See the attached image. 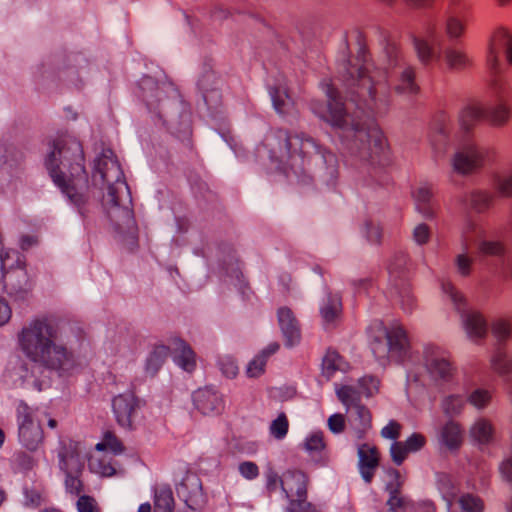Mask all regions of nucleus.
Segmentation results:
<instances>
[{"instance_id": "obj_51", "label": "nucleus", "mask_w": 512, "mask_h": 512, "mask_svg": "<svg viewBox=\"0 0 512 512\" xmlns=\"http://www.w3.org/2000/svg\"><path fill=\"white\" fill-rule=\"evenodd\" d=\"M415 46H416V50H417L419 58L423 62L429 61L432 56V50H431V47L428 45V43L423 40L416 39Z\"/></svg>"}, {"instance_id": "obj_6", "label": "nucleus", "mask_w": 512, "mask_h": 512, "mask_svg": "<svg viewBox=\"0 0 512 512\" xmlns=\"http://www.w3.org/2000/svg\"><path fill=\"white\" fill-rule=\"evenodd\" d=\"M59 465L64 474L84 472L85 462L79 442L71 439L61 442Z\"/></svg>"}, {"instance_id": "obj_27", "label": "nucleus", "mask_w": 512, "mask_h": 512, "mask_svg": "<svg viewBox=\"0 0 512 512\" xmlns=\"http://www.w3.org/2000/svg\"><path fill=\"white\" fill-rule=\"evenodd\" d=\"M83 473L65 474L64 486L67 493L73 496H80L85 490Z\"/></svg>"}, {"instance_id": "obj_46", "label": "nucleus", "mask_w": 512, "mask_h": 512, "mask_svg": "<svg viewBox=\"0 0 512 512\" xmlns=\"http://www.w3.org/2000/svg\"><path fill=\"white\" fill-rule=\"evenodd\" d=\"M220 369L222 373L228 378L237 376L239 368L236 362L231 358H224L220 361Z\"/></svg>"}, {"instance_id": "obj_39", "label": "nucleus", "mask_w": 512, "mask_h": 512, "mask_svg": "<svg viewBox=\"0 0 512 512\" xmlns=\"http://www.w3.org/2000/svg\"><path fill=\"white\" fill-rule=\"evenodd\" d=\"M79 512H100L96 500L89 495H80L77 501Z\"/></svg>"}, {"instance_id": "obj_5", "label": "nucleus", "mask_w": 512, "mask_h": 512, "mask_svg": "<svg viewBox=\"0 0 512 512\" xmlns=\"http://www.w3.org/2000/svg\"><path fill=\"white\" fill-rule=\"evenodd\" d=\"M19 440L30 451H35L44 441V432L39 422H35L28 407L19 411Z\"/></svg>"}, {"instance_id": "obj_63", "label": "nucleus", "mask_w": 512, "mask_h": 512, "mask_svg": "<svg viewBox=\"0 0 512 512\" xmlns=\"http://www.w3.org/2000/svg\"><path fill=\"white\" fill-rule=\"evenodd\" d=\"M431 194L428 189H420L417 193L418 199H421L423 201H426L430 198Z\"/></svg>"}, {"instance_id": "obj_28", "label": "nucleus", "mask_w": 512, "mask_h": 512, "mask_svg": "<svg viewBox=\"0 0 512 512\" xmlns=\"http://www.w3.org/2000/svg\"><path fill=\"white\" fill-rule=\"evenodd\" d=\"M308 140H304L298 135H288L285 139V148L289 156H300L304 157L307 151L304 149L305 143Z\"/></svg>"}, {"instance_id": "obj_52", "label": "nucleus", "mask_w": 512, "mask_h": 512, "mask_svg": "<svg viewBox=\"0 0 512 512\" xmlns=\"http://www.w3.org/2000/svg\"><path fill=\"white\" fill-rule=\"evenodd\" d=\"M104 205L108 208H114L120 206L119 197L117 190L114 186L109 185L107 195L103 199Z\"/></svg>"}, {"instance_id": "obj_25", "label": "nucleus", "mask_w": 512, "mask_h": 512, "mask_svg": "<svg viewBox=\"0 0 512 512\" xmlns=\"http://www.w3.org/2000/svg\"><path fill=\"white\" fill-rule=\"evenodd\" d=\"M357 422L354 423L355 434L359 439L363 438L372 426V415L369 409L364 405H357Z\"/></svg>"}, {"instance_id": "obj_60", "label": "nucleus", "mask_w": 512, "mask_h": 512, "mask_svg": "<svg viewBox=\"0 0 512 512\" xmlns=\"http://www.w3.org/2000/svg\"><path fill=\"white\" fill-rule=\"evenodd\" d=\"M403 1L406 3V5H408L410 7H422V6L428 5L433 0H403Z\"/></svg>"}, {"instance_id": "obj_61", "label": "nucleus", "mask_w": 512, "mask_h": 512, "mask_svg": "<svg viewBox=\"0 0 512 512\" xmlns=\"http://www.w3.org/2000/svg\"><path fill=\"white\" fill-rule=\"evenodd\" d=\"M274 106L278 112L283 113L285 109V101L280 98L278 95H274L273 97Z\"/></svg>"}, {"instance_id": "obj_56", "label": "nucleus", "mask_w": 512, "mask_h": 512, "mask_svg": "<svg viewBox=\"0 0 512 512\" xmlns=\"http://www.w3.org/2000/svg\"><path fill=\"white\" fill-rule=\"evenodd\" d=\"M403 81L407 83V88L411 92H417L418 88L414 87L415 72L412 68L406 69L402 74Z\"/></svg>"}, {"instance_id": "obj_13", "label": "nucleus", "mask_w": 512, "mask_h": 512, "mask_svg": "<svg viewBox=\"0 0 512 512\" xmlns=\"http://www.w3.org/2000/svg\"><path fill=\"white\" fill-rule=\"evenodd\" d=\"M175 351L177 355L175 361L187 372H192L196 368V353L191 346L183 339H175Z\"/></svg>"}, {"instance_id": "obj_62", "label": "nucleus", "mask_w": 512, "mask_h": 512, "mask_svg": "<svg viewBox=\"0 0 512 512\" xmlns=\"http://www.w3.org/2000/svg\"><path fill=\"white\" fill-rule=\"evenodd\" d=\"M501 38H504V33L499 32L494 35V37L492 39V45H491V54H494L496 46L501 41Z\"/></svg>"}, {"instance_id": "obj_49", "label": "nucleus", "mask_w": 512, "mask_h": 512, "mask_svg": "<svg viewBox=\"0 0 512 512\" xmlns=\"http://www.w3.org/2000/svg\"><path fill=\"white\" fill-rule=\"evenodd\" d=\"M35 463V459L25 452L19 453L16 457L17 467L23 471L31 470L35 466Z\"/></svg>"}, {"instance_id": "obj_2", "label": "nucleus", "mask_w": 512, "mask_h": 512, "mask_svg": "<svg viewBox=\"0 0 512 512\" xmlns=\"http://www.w3.org/2000/svg\"><path fill=\"white\" fill-rule=\"evenodd\" d=\"M46 166L54 183L72 202L81 204L83 195L78 188L87 185L88 175L84 166L83 147L71 137H58L53 141Z\"/></svg>"}, {"instance_id": "obj_64", "label": "nucleus", "mask_w": 512, "mask_h": 512, "mask_svg": "<svg viewBox=\"0 0 512 512\" xmlns=\"http://www.w3.org/2000/svg\"><path fill=\"white\" fill-rule=\"evenodd\" d=\"M138 512H151V505L149 503L141 504Z\"/></svg>"}, {"instance_id": "obj_43", "label": "nucleus", "mask_w": 512, "mask_h": 512, "mask_svg": "<svg viewBox=\"0 0 512 512\" xmlns=\"http://www.w3.org/2000/svg\"><path fill=\"white\" fill-rule=\"evenodd\" d=\"M11 258H15V261L17 263L16 268L21 270H24L26 268V261L24 257L21 256L18 252L14 251L12 252V254L6 253L4 256H2V268L4 270L9 271L14 268V266L12 264H9L8 262Z\"/></svg>"}, {"instance_id": "obj_9", "label": "nucleus", "mask_w": 512, "mask_h": 512, "mask_svg": "<svg viewBox=\"0 0 512 512\" xmlns=\"http://www.w3.org/2000/svg\"><path fill=\"white\" fill-rule=\"evenodd\" d=\"M484 117H486L492 125H502L508 120L509 111L505 106H501L489 115H485L479 106H468L464 109L461 116L462 126L464 129L468 130L469 126Z\"/></svg>"}, {"instance_id": "obj_29", "label": "nucleus", "mask_w": 512, "mask_h": 512, "mask_svg": "<svg viewBox=\"0 0 512 512\" xmlns=\"http://www.w3.org/2000/svg\"><path fill=\"white\" fill-rule=\"evenodd\" d=\"M458 502L464 512H483L484 510V502L474 494H463Z\"/></svg>"}, {"instance_id": "obj_59", "label": "nucleus", "mask_w": 512, "mask_h": 512, "mask_svg": "<svg viewBox=\"0 0 512 512\" xmlns=\"http://www.w3.org/2000/svg\"><path fill=\"white\" fill-rule=\"evenodd\" d=\"M500 191L505 196H512V177L501 183Z\"/></svg>"}, {"instance_id": "obj_48", "label": "nucleus", "mask_w": 512, "mask_h": 512, "mask_svg": "<svg viewBox=\"0 0 512 512\" xmlns=\"http://www.w3.org/2000/svg\"><path fill=\"white\" fill-rule=\"evenodd\" d=\"M446 30L450 37H459L464 32V24L461 20L451 17L447 21Z\"/></svg>"}, {"instance_id": "obj_45", "label": "nucleus", "mask_w": 512, "mask_h": 512, "mask_svg": "<svg viewBox=\"0 0 512 512\" xmlns=\"http://www.w3.org/2000/svg\"><path fill=\"white\" fill-rule=\"evenodd\" d=\"M405 444L410 448L412 453L421 450L426 444V437L421 433H413L406 440Z\"/></svg>"}, {"instance_id": "obj_20", "label": "nucleus", "mask_w": 512, "mask_h": 512, "mask_svg": "<svg viewBox=\"0 0 512 512\" xmlns=\"http://www.w3.org/2000/svg\"><path fill=\"white\" fill-rule=\"evenodd\" d=\"M170 355V348L166 345H156L150 353L147 362L146 370L151 375H155L163 366L165 361Z\"/></svg>"}, {"instance_id": "obj_16", "label": "nucleus", "mask_w": 512, "mask_h": 512, "mask_svg": "<svg viewBox=\"0 0 512 512\" xmlns=\"http://www.w3.org/2000/svg\"><path fill=\"white\" fill-rule=\"evenodd\" d=\"M441 438L449 449H458L463 442V430L461 425L455 421L447 422L442 428Z\"/></svg>"}, {"instance_id": "obj_17", "label": "nucleus", "mask_w": 512, "mask_h": 512, "mask_svg": "<svg viewBox=\"0 0 512 512\" xmlns=\"http://www.w3.org/2000/svg\"><path fill=\"white\" fill-rule=\"evenodd\" d=\"M97 451H110L118 455L125 452L126 447L114 430L107 429L103 432L102 439L95 445Z\"/></svg>"}, {"instance_id": "obj_14", "label": "nucleus", "mask_w": 512, "mask_h": 512, "mask_svg": "<svg viewBox=\"0 0 512 512\" xmlns=\"http://www.w3.org/2000/svg\"><path fill=\"white\" fill-rule=\"evenodd\" d=\"M278 321L282 331L289 337L290 342L299 339L300 331L293 311L288 307H281L277 312Z\"/></svg>"}, {"instance_id": "obj_12", "label": "nucleus", "mask_w": 512, "mask_h": 512, "mask_svg": "<svg viewBox=\"0 0 512 512\" xmlns=\"http://www.w3.org/2000/svg\"><path fill=\"white\" fill-rule=\"evenodd\" d=\"M327 94L329 97L327 121L335 127L342 128L346 124L347 117L345 104L341 101L339 92L332 84L327 86Z\"/></svg>"}, {"instance_id": "obj_58", "label": "nucleus", "mask_w": 512, "mask_h": 512, "mask_svg": "<svg viewBox=\"0 0 512 512\" xmlns=\"http://www.w3.org/2000/svg\"><path fill=\"white\" fill-rule=\"evenodd\" d=\"M501 472L508 481L512 482V459H507L502 463Z\"/></svg>"}, {"instance_id": "obj_26", "label": "nucleus", "mask_w": 512, "mask_h": 512, "mask_svg": "<svg viewBox=\"0 0 512 512\" xmlns=\"http://www.w3.org/2000/svg\"><path fill=\"white\" fill-rule=\"evenodd\" d=\"M327 440L322 431H316L306 437L303 443L304 449L310 454L322 453L327 449Z\"/></svg>"}, {"instance_id": "obj_50", "label": "nucleus", "mask_w": 512, "mask_h": 512, "mask_svg": "<svg viewBox=\"0 0 512 512\" xmlns=\"http://www.w3.org/2000/svg\"><path fill=\"white\" fill-rule=\"evenodd\" d=\"M492 366L495 372L500 375H504L510 372L512 365L505 359V356H497L492 361Z\"/></svg>"}, {"instance_id": "obj_1", "label": "nucleus", "mask_w": 512, "mask_h": 512, "mask_svg": "<svg viewBox=\"0 0 512 512\" xmlns=\"http://www.w3.org/2000/svg\"><path fill=\"white\" fill-rule=\"evenodd\" d=\"M57 338L56 328L45 319L32 321L18 335L19 346L30 361L20 367L24 372L22 378L32 381L38 390H42L45 383L44 371L64 374L78 365L74 353L58 343Z\"/></svg>"}, {"instance_id": "obj_54", "label": "nucleus", "mask_w": 512, "mask_h": 512, "mask_svg": "<svg viewBox=\"0 0 512 512\" xmlns=\"http://www.w3.org/2000/svg\"><path fill=\"white\" fill-rule=\"evenodd\" d=\"M12 311L8 302L0 297V326L5 325L11 318Z\"/></svg>"}, {"instance_id": "obj_21", "label": "nucleus", "mask_w": 512, "mask_h": 512, "mask_svg": "<svg viewBox=\"0 0 512 512\" xmlns=\"http://www.w3.org/2000/svg\"><path fill=\"white\" fill-rule=\"evenodd\" d=\"M175 500L173 492L168 487H160L155 490L154 512H174Z\"/></svg>"}, {"instance_id": "obj_10", "label": "nucleus", "mask_w": 512, "mask_h": 512, "mask_svg": "<svg viewBox=\"0 0 512 512\" xmlns=\"http://www.w3.org/2000/svg\"><path fill=\"white\" fill-rule=\"evenodd\" d=\"M195 408L203 415L220 414L224 408L222 398L217 392L200 388L193 394Z\"/></svg>"}, {"instance_id": "obj_32", "label": "nucleus", "mask_w": 512, "mask_h": 512, "mask_svg": "<svg viewBox=\"0 0 512 512\" xmlns=\"http://www.w3.org/2000/svg\"><path fill=\"white\" fill-rule=\"evenodd\" d=\"M336 394L341 403L347 407L360 401L359 392L349 385L340 386L336 390Z\"/></svg>"}, {"instance_id": "obj_4", "label": "nucleus", "mask_w": 512, "mask_h": 512, "mask_svg": "<svg viewBox=\"0 0 512 512\" xmlns=\"http://www.w3.org/2000/svg\"><path fill=\"white\" fill-rule=\"evenodd\" d=\"M140 406L141 400L133 391L116 395L112 399V412L117 424L124 429H134Z\"/></svg>"}, {"instance_id": "obj_31", "label": "nucleus", "mask_w": 512, "mask_h": 512, "mask_svg": "<svg viewBox=\"0 0 512 512\" xmlns=\"http://www.w3.org/2000/svg\"><path fill=\"white\" fill-rule=\"evenodd\" d=\"M289 429L288 418L285 413H280L275 420L271 422L270 433L276 439H283Z\"/></svg>"}, {"instance_id": "obj_22", "label": "nucleus", "mask_w": 512, "mask_h": 512, "mask_svg": "<svg viewBox=\"0 0 512 512\" xmlns=\"http://www.w3.org/2000/svg\"><path fill=\"white\" fill-rule=\"evenodd\" d=\"M481 164V158L475 151H468L466 154L458 153L454 159L455 169L463 174L470 173Z\"/></svg>"}, {"instance_id": "obj_23", "label": "nucleus", "mask_w": 512, "mask_h": 512, "mask_svg": "<svg viewBox=\"0 0 512 512\" xmlns=\"http://www.w3.org/2000/svg\"><path fill=\"white\" fill-rule=\"evenodd\" d=\"M97 167L102 174L103 180L106 182H109L111 179L118 180L122 175L118 162L107 156L99 159Z\"/></svg>"}, {"instance_id": "obj_42", "label": "nucleus", "mask_w": 512, "mask_h": 512, "mask_svg": "<svg viewBox=\"0 0 512 512\" xmlns=\"http://www.w3.org/2000/svg\"><path fill=\"white\" fill-rule=\"evenodd\" d=\"M480 252L484 255L498 256L504 253V246L498 241H486L480 245Z\"/></svg>"}, {"instance_id": "obj_30", "label": "nucleus", "mask_w": 512, "mask_h": 512, "mask_svg": "<svg viewBox=\"0 0 512 512\" xmlns=\"http://www.w3.org/2000/svg\"><path fill=\"white\" fill-rule=\"evenodd\" d=\"M445 58L451 69H463L470 65V59L462 51L448 50Z\"/></svg>"}, {"instance_id": "obj_24", "label": "nucleus", "mask_w": 512, "mask_h": 512, "mask_svg": "<svg viewBox=\"0 0 512 512\" xmlns=\"http://www.w3.org/2000/svg\"><path fill=\"white\" fill-rule=\"evenodd\" d=\"M321 315L327 323L335 322L342 315V301L339 296H329L321 309Z\"/></svg>"}, {"instance_id": "obj_41", "label": "nucleus", "mask_w": 512, "mask_h": 512, "mask_svg": "<svg viewBox=\"0 0 512 512\" xmlns=\"http://www.w3.org/2000/svg\"><path fill=\"white\" fill-rule=\"evenodd\" d=\"M267 361L264 356L257 355L249 364L247 373L250 377H258L265 371Z\"/></svg>"}, {"instance_id": "obj_57", "label": "nucleus", "mask_w": 512, "mask_h": 512, "mask_svg": "<svg viewBox=\"0 0 512 512\" xmlns=\"http://www.w3.org/2000/svg\"><path fill=\"white\" fill-rule=\"evenodd\" d=\"M280 348V344L277 342L269 344L265 349H263L258 355L264 356L265 360L267 361L268 358L275 354Z\"/></svg>"}, {"instance_id": "obj_53", "label": "nucleus", "mask_w": 512, "mask_h": 512, "mask_svg": "<svg viewBox=\"0 0 512 512\" xmlns=\"http://www.w3.org/2000/svg\"><path fill=\"white\" fill-rule=\"evenodd\" d=\"M414 237L418 243H420V244L426 243L430 237L429 227L425 224H421V225L417 226L414 231Z\"/></svg>"}, {"instance_id": "obj_47", "label": "nucleus", "mask_w": 512, "mask_h": 512, "mask_svg": "<svg viewBox=\"0 0 512 512\" xmlns=\"http://www.w3.org/2000/svg\"><path fill=\"white\" fill-rule=\"evenodd\" d=\"M239 471L243 477L250 480L256 478L259 475L258 466L251 461L240 463Z\"/></svg>"}, {"instance_id": "obj_37", "label": "nucleus", "mask_w": 512, "mask_h": 512, "mask_svg": "<svg viewBox=\"0 0 512 512\" xmlns=\"http://www.w3.org/2000/svg\"><path fill=\"white\" fill-rule=\"evenodd\" d=\"M288 512H317V510L307 501V497H299L290 500Z\"/></svg>"}, {"instance_id": "obj_15", "label": "nucleus", "mask_w": 512, "mask_h": 512, "mask_svg": "<svg viewBox=\"0 0 512 512\" xmlns=\"http://www.w3.org/2000/svg\"><path fill=\"white\" fill-rule=\"evenodd\" d=\"M88 466L92 473L100 477H113L117 474L113 459L107 455L90 456Z\"/></svg>"}, {"instance_id": "obj_40", "label": "nucleus", "mask_w": 512, "mask_h": 512, "mask_svg": "<svg viewBox=\"0 0 512 512\" xmlns=\"http://www.w3.org/2000/svg\"><path fill=\"white\" fill-rule=\"evenodd\" d=\"M327 425L331 432L340 434L346 428V418L341 413L333 414L328 418Z\"/></svg>"}, {"instance_id": "obj_8", "label": "nucleus", "mask_w": 512, "mask_h": 512, "mask_svg": "<svg viewBox=\"0 0 512 512\" xmlns=\"http://www.w3.org/2000/svg\"><path fill=\"white\" fill-rule=\"evenodd\" d=\"M388 476L391 481L386 485V490L389 492V498L387 500V506L389 512H404L408 500L402 493V487L404 481L399 470L395 468H389L387 470Z\"/></svg>"}, {"instance_id": "obj_35", "label": "nucleus", "mask_w": 512, "mask_h": 512, "mask_svg": "<svg viewBox=\"0 0 512 512\" xmlns=\"http://www.w3.org/2000/svg\"><path fill=\"white\" fill-rule=\"evenodd\" d=\"M342 362V356L337 351L329 350L323 359V367L331 374L340 369Z\"/></svg>"}, {"instance_id": "obj_33", "label": "nucleus", "mask_w": 512, "mask_h": 512, "mask_svg": "<svg viewBox=\"0 0 512 512\" xmlns=\"http://www.w3.org/2000/svg\"><path fill=\"white\" fill-rule=\"evenodd\" d=\"M412 453L410 448L405 444V441H395L390 448V455L392 461L400 466L407 459L409 454Z\"/></svg>"}, {"instance_id": "obj_38", "label": "nucleus", "mask_w": 512, "mask_h": 512, "mask_svg": "<svg viewBox=\"0 0 512 512\" xmlns=\"http://www.w3.org/2000/svg\"><path fill=\"white\" fill-rule=\"evenodd\" d=\"M492 333L499 340H505L512 335V326L506 320H498L492 325Z\"/></svg>"}, {"instance_id": "obj_11", "label": "nucleus", "mask_w": 512, "mask_h": 512, "mask_svg": "<svg viewBox=\"0 0 512 512\" xmlns=\"http://www.w3.org/2000/svg\"><path fill=\"white\" fill-rule=\"evenodd\" d=\"M308 482V476L304 472L288 471L282 479V488L290 500L307 497Z\"/></svg>"}, {"instance_id": "obj_55", "label": "nucleus", "mask_w": 512, "mask_h": 512, "mask_svg": "<svg viewBox=\"0 0 512 512\" xmlns=\"http://www.w3.org/2000/svg\"><path fill=\"white\" fill-rule=\"evenodd\" d=\"M472 261L466 255H459L457 257V266L462 275L467 276L471 271Z\"/></svg>"}, {"instance_id": "obj_44", "label": "nucleus", "mask_w": 512, "mask_h": 512, "mask_svg": "<svg viewBox=\"0 0 512 512\" xmlns=\"http://www.w3.org/2000/svg\"><path fill=\"white\" fill-rule=\"evenodd\" d=\"M401 431H402V425L395 421V420H391L382 430H381V435L384 437V438H387V439H391V440H397L400 435H401Z\"/></svg>"}, {"instance_id": "obj_18", "label": "nucleus", "mask_w": 512, "mask_h": 512, "mask_svg": "<svg viewBox=\"0 0 512 512\" xmlns=\"http://www.w3.org/2000/svg\"><path fill=\"white\" fill-rule=\"evenodd\" d=\"M494 432L492 423L485 418L477 420L470 430L472 438L480 444L490 443L493 439Z\"/></svg>"}, {"instance_id": "obj_36", "label": "nucleus", "mask_w": 512, "mask_h": 512, "mask_svg": "<svg viewBox=\"0 0 512 512\" xmlns=\"http://www.w3.org/2000/svg\"><path fill=\"white\" fill-rule=\"evenodd\" d=\"M468 400L476 408L482 409L491 401V394L487 390L477 389L470 394Z\"/></svg>"}, {"instance_id": "obj_34", "label": "nucleus", "mask_w": 512, "mask_h": 512, "mask_svg": "<svg viewBox=\"0 0 512 512\" xmlns=\"http://www.w3.org/2000/svg\"><path fill=\"white\" fill-rule=\"evenodd\" d=\"M431 373L442 379H449L453 375L451 363L444 358L434 359L430 364Z\"/></svg>"}, {"instance_id": "obj_7", "label": "nucleus", "mask_w": 512, "mask_h": 512, "mask_svg": "<svg viewBox=\"0 0 512 512\" xmlns=\"http://www.w3.org/2000/svg\"><path fill=\"white\" fill-rule=\"evenodd\" d=\"M359 470L366 483H371L381 463V452L376 445L363 443L358 447Z\"/></svg>"}, {"instance_id": "obj_3", "label": "nucleus", "mask_w": 512, "mask_h": 512, "mask_svg": "<svg viewBox=\"0 0 512 512\" xmlns=\"http://www.w3.org/2000/svg\"><path fill=\"white\" fill-rule=\"evenodd\" d=\"M372 331L374 344H381V334L384 333L390 356L397 362H403L406 359L411 349V342L407 330L401 323L397 322L390 327H385L381 322Z\"/></svg>"}, {"instance_id": "obj_19", "label": "nucleus", "mask_w": 512, "mask_h": 512, "mask_svg": "<svg viewBox=\"0 0 512 512\" xmlns=\"http://www.w3.org/2000/svg\"><path fill=\"white\" fill-rule=\"evenodd\" d=\"M465 327L471 337L484 338L487 334V323L479 312H470L465 319Z\"/></svg>"}]
</instances>
